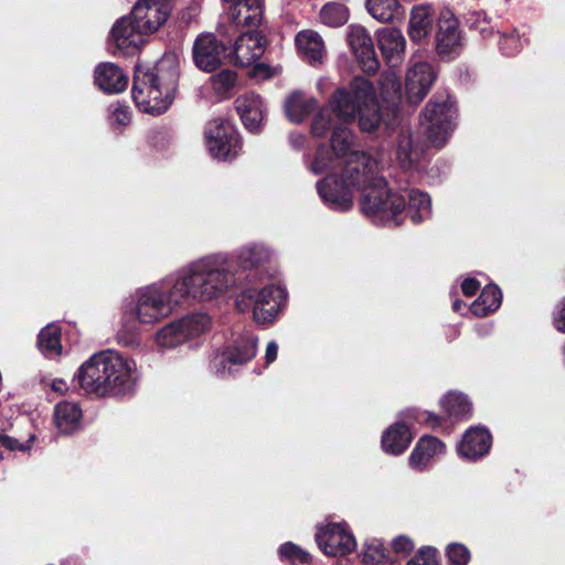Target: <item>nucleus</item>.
<instances>
[{
    "label": "nucleus",
    "mask_w": 565,
    "mask_h": 565,
    "mask_svg": "<svg viewBox=\"0 0 565 565\" xmlns=\"http://www.w3.org/2000/svg\"><path fill=\"white\" fill-rule=\"evenodd\" d=\"M463 301L460 300V299H456L452 303V309L454 311H459L461 309V307L463 306Z\"/></svg>",
    "instance_id": "52"
},
{
    "label": "nucleus",
    "mask_w": 565,
    "mask_h": 565,
    "mask_svg": "<svg viewBox=\"0 0 565 565\" xmlns=\"http://www.w3.org/2000/svg\"><path fill=\"white\" fill-rule=\"evenodd\" d=\"M348 42L362 70L366 73H375L379 68V61L375 55L373 40L367 30L360 24L350 25Z\"/></svg>",
    "instance_id": "14"
},
{
    "label": "nucleus",
    "mask_w": 565,
    "mask_h": 565,
    "mask_svg": "<svg viewBox=\"0 0 565 565\" xmlns=\"http://www.w3.org/2000/svg\"><path fill=\"white\" fill-rule=\"evenodd\" d=\"M278 345L275 341H270L266 347L265 360L266 364L273 363L277 359Z\"/></svg>",
    "instance_id": "49"
},
{
    "label": "nucleus",
    "mask_w": 565,
    "mask_h": 565,
    "mask_svg": "<svg viewBox=\"0 0 565 565\" xmlns=\"http://www.w3.org/2000/svg\"><path fill=\"white\" fill-rule=\"evenodd\" d=\"M390 551L381 543H372L366 546L363 553L362 562L366 565L382 562L388 558Z\"/></svg>",
    "instance_id": "41"
},
{
    "label": "nucleus",
    "mask_w": 565,
    "mask_h": 565,
    "mask_svg": "<svg viewBox=\"0 0 565 565\" xmlns=\"http://www.w3.org/2000/svg\"><path fill=\"white\" fill-rule=\"evenodd\" d=\"M553 326L558 332L565 333V297H563L556 306Z\"/></svg>",
    "instance_id": "44"
},
{
    "label": "nucleus",
    "mask_w": 565,
    "mask_h": 565,
    "mask_svg": "<svg viewBox=\"0 0 565 565\" xmlns=\"http://www.w3.org/2000/svg\"><path fill=\"white\" fill-rule=\"evenodd\" d=\"M265 47L264 31H246L236 39L228 57L234 65L247 67L262 57Z\"/></svg>",
    "instance_id": "11"
},
{
    "label": "nucleus",
    "mask_w": 565,
    "mask_h": 565,
    "mask_svg": "<svg viewBox=\"0 0 565 565\" xmlns=\"http://www.w3.org/2000/svg\"><path fill=\"white\" fill-rule=\"evenodd\" d=\"M407 565H440L437 548L433 546H422L407 562Z\"/></svg>",
    "instance_id": "39"
},
{
    "label": "nucleus",
    "mask_w": 565,
    "mask_h": 565,
    "mask_svg": "<svg viewBox=\"0 0 565 565\" xmlns=\"http://www.w3.org/2000/svg\"><path fill=\"white\" fill-rule=\"evenodd\" d=\"M96 85L109 94L124 92L128 85V76L114 63H100L95 68Z\"/></svg>",
    "instance_id": "21"
},
{
    "label": "nucleus",
    "mask_w": 565,
    "mask_h": 565,
    "mask_svg": "<svg viewBox=\"0 0 565 565\" xmlns=\"http://www.w3.org/2000/svg\"><path fill=\"white\" fill-rule=\"evenodd\" d=\"M413 440L409 427L402 422L391 425L382 436V448L386 454L402 455Z\"/></svg>",
    "instance_id": "26"
},
{
    "label": "nucleus",
    "mask_w": 565,
    "mask_h": 565,
    "mask_svg": "<svg viewBox=\"0 0 565 565\" xmlns=\"http://www.w3.org/2000/svg\"><path fill=\"white\" fill-rule=\"evenodd\" d=\"M377 44L387 63L396 65L402 61L406 41L401 30L394 28L381 29L377 32Z\"/></svg>",
    "instance_id": "22"
},
{
    "label": "nucleus",
    "mask_w": 565,
    "mask_h": 565,
    "mask_svg": "<svg viewBox=\"0 0 565 565\" xmlns=\"http://www.w3.org/2000/svg\"><path fill=\"white\" fill-rule=\"evenodd\" d=\"M61 565H83L77 556H68L61 562Z\"/></svg>",
    "instance_id": "51"
},
{
    "label": "nucleus",
    "mask_w": 565,
    "mask_h": 565,
    "mask_svg": "<svg viewBox=\"0 0 565 565\" xmlns=\"http://www.w3.org/2000/svg\"><path fill=\"white\" fill-rule=\"evenodd\" d=\"M461 46L458 22L449 12L441 13L436 33V51L438 55L450 58Z\"/></svg>",
    "instance_id": "17"
},
{
    "label": "nucleus",
    "mask_w": 565,
    "mask_h": 565,
    "mask_svg": "<svg viewBox=\"0 0 565 565\" xmlns=\"http://www.w3.org/2000/svg\"><path fill=\"white\" fill-rule=\"evenodd\" d=\"M179 81L175 56H163L152 68L137 66L132 84V98L137 107L159 115L171 105Z\"/></svg>",
    "instance_id": "5"
},
{
    "label": "nucleus",
    "mask_w": 565,
    "mask_h": 565,
    "mask_svg": "<svg viewBox=\"0 0 565 565\" xmlns=\"http://www.w3.org/2000/svg\"><path fill=\"white\" fill-rule=\"evenodd\" d=\"M204 136L207 150L214 158L226 160L238 153L239 139L230 121L223 118L209 121Z\"/></svg>",
    "instance_id": "9"
},
{
    "label": "nucleus",
    "mask_w": 565,
    "mask_h": 565,
    "mask_svg": "<svg viewBox=\"0 0 565 565\" xmlns=\"http://www.w3.org/2000/svg\"><path fill=\"white\" fill-rule=\"evenodd\" d=\"M319 548L328 556H344L356 546L353 534L339 523H330L316 533Z\"/></svg>",
    "instance_id": "10"
},
{
    "label": "nucleus",
    "mask_w": 565,
    "mask_h": 565,
    "mask_svg": "<svg viewBox=\"0 0 565 565\" xmlns=\"http://www.w3.org/2000/svg\"><path fill=\"white\" fill-rule=\"evenodd\" d=\"M355 138L347 125L334 126L331 150L319 148L312 161L315 173L341 169L318 182L321 199L334 211H349L353 198L361 193L360 207L363 214L375 222H397L405 211L406 198L386 186L379 174V161L366 152L354 149Z\"/></svg>",
    "instance_id": "2"
},
{
    "label": "nucleus",
    "mask_w": 565,
    "mask_h": 565,
    "mask_svg": "<svg viewBox=\"0 0 565 565\" xmlns=\"http://www.w3.org/2000/svg\"><path fill=\"white\" fill-rule=\"evenodd\" d=\"M320 20L332 28L341 26L349 20V9L343 3H327L320 10Z\"/></svg>",
    "instance_id": "35"
},
{
    "label": "nucleus",
    "mask_w": 565,
    "mask_h": 565,
    "mask_svg": "<svg viewBox=\"0 0 565 565\" xmlns=\"http://www.w3.org/2000/svg\"><path fill=\"white\" fill-rule=\"evenodd\" d=\"M75 380L87 394L99 397L125 395L135 384L128 361L111 350L93 354L81 365Z\"/></svg>",
    "instance_id": "4"
},
{
    "label": "nucleus",
    "mask_w": 565,
    "mask_h": 565,
    "mask_svg": "<svg viewBox=\"0 0 565 565\" xmlns=\"http://www.w3.org/2000/svg\"><path fill=\"white\" fill-rule=\"evenodd\" d=\"M295 41L299 53L309 63H320L322 61L326 53L324 43L316 31H300Z\"/></svg>",
    "instance_id": "29"
},
{
    "label": "nucleus",
    "mask_w": 565,
    "mask_h": 565,
    "mask_svg": "<svg viewBox=\"0 0 565 565\" xmlns=\"http://www.w3.org/2000/svg\"><path fill=\"white\" fill-rule=\"evenodd\" d=\"M448 565H467L471 554L469 548L461 543H450L446 547Z\"/></svg>",
    "instance_id": "38"
},
{
    "label": "nucleus",
    "mask_w": 565,
    "mask_h": 565,
    "mask_svg": "<svg viewBox=\"0 0 565 565\" xmlns=\"http://www.w3.org/2000/svg\"><path fill=\"white\" fill-rule=\"evenodd\" d=\"M209 324L207 315H188L161 328L156 334V342L163 348H175L205 332Z\"/></svg>",
    "instance_id": "8"
},
{
    "label": "nucleus",
    "mask_w": 565,
    "mask_h": 565,
    "mask_svg": "<svg viewBox=\"0 0 565 565\" xmlns=\"http://www.w3.org/2000/svg\"><path fill=\"white\" fill-rule=\"evenodd\" d=\"M492 446V435L484 427H470L466 430L457 447L458 455L468 460H478L487 456Z\"/></svg>",
    "instance_id": "18"
},
{
    "label": "nucleus",
    "mask_w": 565,
    "mask_h": 565,
    "mask_svg": "<svg viewBox=\"0 0 565 565\" xmlns=\"http://www.w3.org/2000/svg\"><path fill=\"white\" fill-rule=\"evenodd\" d=\"M329 106L320 109L313 117L311 130L317 137L324 136L331 127L353 121L356 116L364 131L375 130L382 121L374 87L363 77H355L348 90H337Z\"/></svg>",
    "instance_id": "3"
},
{
    "label": "nucleus",
    "mask_w": 565,
    "mask_h": 565,
    "mask_svg": "<svg viewBox=\"0 0 565 565\" xmlns=\"http://www.w3.org/2000/svg\"><path fill=\"white\" fill-rule=\"evenodd\" d=\"M500 47L504 54L510 55V54H513V53L520 51L521 41H520L519 36L512 34V35L503 38V40L500 43Z\"/></svg>",
    "instance_id": "45"
},
{
    "label": "nucleus",
    "mask_w": 565,
    "mask_h": 565,
    "mask_svg": "<svg viewBox=\"0 0 565 565\" xmlns=\"http://www.w3.org/2000/svg\"><path fill=\"white\" fill-rule=\"evenodd\" d=\"M365 7L372 18L381 23H387L398 13L399 3L397 0H365Z\"/></svg>",
    "instance_id": "34"
},
{
    "label": "nucleus",
    "mask_w": 565,
    "mask_h": 565,
    "mask_svg": "<svg viewBox=\"0 0 565 565\" xmlns=\"http://www.w3.org/2000/svg\"><path fill=\"white\" fill-rule=\"evenodd\" d=\"M142 32L132 15L119 19L111 29V39L116 46L126 53H135L143 42Z\"/></svg>",
    "instance_id": "20"
},
{
    "label": "nucleus",
    "mask_w": 565,
    "mask_h": 565,
    "mask_svg": "<svg viewBox=\"0 0 565 565\" xmlns=\"http://www.w3.org/2000/svg\"><path fill=\"white\" fill-rule=\"evenodd\" d=\"M445 451V444L435 436L425 435L416 443L409 456V466L416 470H423L429 460Z\"/></svg>",
    "instance_id": "25"
},
{
    "label": "nucleus",
    "mask_w": 565,
    "mask_h": 565,
    "mask_svg": "<svg viewBox=\"0 0 565 565\" xmlns=\"http://www.w3.org/2000/svg\"><path fill=\"white\" fill-rule=\"evenodd\" d=\"M436 74L427 62H413L405 78L406 97L411 103L422 102L428 94Z\"/></svg>",
    "instance_id": "15"
},
{
    "label": "nucleus",
    "mask_w": 565,
    "mask_h": 565,
    "mask_svg": "<svg viewBox=\"0 0 565 565\" xmlns=\"http://www.w3.org/2000/svg\"><path fill=\"white\" fill-rule=\"evenodd\" d=\"M170 4L164 0H139L131 12L135 22L146 34L157 32L170 15Z\"/></svg>",
    "instance_id": "13"
},
{
    "label": "nucleus",
    "mask_w": 565,
    "mask_h": 565,
    "mask_svg": "<svg viewBox=\"0 0 565 565\" xmlns=\"http://www.w3.org/2000/svg\"><path fill=\"white\" fill-rule=\"evenodd\" d=\"M424 146L409 131H402L397 138L396 160L403 169L414 168L420 160Z\"/></svg>",
    "instance_id": "27"
},
{
    "label": "nucleus",
    "mask_w": 565,
    "mask_h": 565,
    "mask_svg": "<svg viewBox=\"0 0 565 565\" xmlns=\"http://www.w3.org/2000/svg\"><path fill=\"white\" fill-rule=\"evenodd\" d=\"M224 43L213 33L200 34L193 43V61L204 72H213L221 66L226 56Z\"/></svg>",
    "instance_id": "12"
},
{
    "label": "nucleus",
    "mask_w": 565,
    "mask_h": 565,
    "mask_svg": "<svg viewBox=\"0 0 565 565\" xmlns=\"http://www.w3.org/2000/svg\"><path fill=\"white\" fill-rule=\"evenodd\" d=\"M111 121L114 124L125 126L130 121V114L127 107L124 106H117L110 117Z\"/></svg>",
    "instance_id": "46"
},
{
    "label": "nucleus",
    "mask_w": 565,
    "mask_h": 565,
    "mask_svg": "<svg viewBox=\"0 0 565 565\" xmlns=\"http://www.w3.org/2000/svg\"><path fill=\"white\" fill-rule=\"evenodd\" d=\"M445 415L419 409H408L407 417L430 426L433 429L441 427L448 419L467 420L471 417L472 405L468 397L461 393H448L439 402Z\"/></svg>",
    "instance_id": "7"
},
{
    "label": "nucleus",
    "mask_w": 565,
    "mask_h": 565,
    "mask_svg": "<svg viewBox=\"0 0 565 565\" xmlns=\"http://www.w3.org/2000/svg\"><path fill=\"white\" fill-rule=\"evenodd\" d=\"M316 105L313 97L297 90L287 97L285 113L290 121L299 124L316 108Z\"/></svg>",
    "instance_id": "31"
},
{
    "label": "nucleus",
    "mask_w": 565,
    "mask_h": 565,
    "mask_svg": "<svg viewBox=\"0 0 565 565\" xmlns=\"http://www.w3.org/2000/svg\"><path fill=\"white\" fill-rule=\"evenodd\" d=\"M407 214L413 223H420L430 216L431 202L427 193L413 189L407 192Z\"/></svg>",
    "instance_id": "32"
},
{
    "label": "nucleus",
    "mask_w": 565,
    "mask_h": 565,
    "mask_svg": "<svg viewBox=\"0 0 565 565\" xmlns=\"http://www.w3.org/2000/svg\"><path fill=\"white\" fill-rule=\"evenodd\" d=\"M383 98L394 103L401 97V85L395 73H388L382 83Z\"/></svg>",
    "instance_id": "40"
},
{
    "label": "nucleus",
    "mask_w": 565,
    "mask_h": 565,
    "mask_svg": "<svg viewBox=\"0 0 565 565\" xmlns=\"http://www.w3.org/2000/svg\"><path fill=\"white\" fill-rule=\"evenodd\" d=\"M433 26V10L428 4L412 9L408 22V36L413 42H422L428 36Z\"/></svg>",
    "instance_id": "28"
},
{
    "label": "nucleus",
    "mask_w": 565,
    "mask_h": 565,
    "mask_svg": "<svg viewBox=\"0 0 565 565\" xmlns=\"http://www.w3.org/2000/svg\"><path fill=\"white\" fill-rule=\"evenodd\" d=\"M267 249H241L235 265L205 268L196 265L166 281L162 290L149 288L138 299L137 319L153 323L167 317L173 306H190L195 300H211L241 287L235 305L241 312L252 311L257 323H271L287 301V291L277 285H255L271 277Z\"/></svg>",
    "instance_id": "1"
},
{
    "label": "nucleus",
    "mask_w": 565,
    "mask_h": 565,
    "mask_svg": "<svg viewBox=\"0 0 565 565\" xmlns=\"http://www.w3.org/2000/svg\"><path fill=\"white\" fill-rule=\"evenodd\" d=\"M254 72L256 76L262 78H268L277 74V70H271L268 65L263 63L257 64L254 68Z\"/></svg>",
    "instance_id": "48"
},
{
    "label": "nucleus",
    "mask_w": 565,
    "mask_h": 565,
    "mask_svg": "<svg viewBox=\"0 0 565 565\" xmlns=\"http://www.w3.org/2000/svg\"><path fill=\"white\" fill-rule=\"evenodd\" d=\"M392 548L397 555H408L414 550V542L406 535H398L392 541Z\"/></svg>",
    "instance_id": "43"
},
{
    "label": "nucleus",
    "mask_w": 565,
    "mask_h": 565,
    "mask_svg": "<svg viewBox=\"0 0 565 565\" xmlns=\"http://www.w3.org/2000/svg\"><path fill=\"white\" fill-rule=\"evenodd\" d=\"M480 288V282L478 279L468 277L463 279L461 282V291L466 297L475 296Z\"/></svg>",
    "instance_id": "47"
},
{
    "label": "nucleus",
    "mask_w": 565,
    "mask_h": 565,
    "mask_svg": "<svg viewBox=\"0 0 565 565\" xmlns=\"http://www.w3.org/2000/svg\"><path fill=\"white\" fill-rule=\"evenodd\" d=\"M34 440V436H30V438L25 441H20L13 436L7 434H0V445L11 451H25L31 448L32 443Z\"/></svg>",
    "instance_id": "42"
},
{
    "label": "nucleus",
    "mask_w": 565,
    "mask_h": 565,
    "mask_svg": "<svg viewBox=\"0 0 565 565\" xmlns=\"http://www.w3.org/2000/svg\"><path fill=\"white\" fill-rule=\"evenodd\" d=\"M279 556L282 562H288L290 565L310 564L312 562L311 555L292 542L280 545Z\"/></svg>",
    "instance_id": "37"
},
{
    "label": "nucleus",
    "mask_w": 565,
    "mask_h": 565,
    "mask_svg": "<svg viewBox=\"0 0 565 565\" xmlns=\"http://www.w3.org/2000/svg\"><path fill=\"white\" fill-rule=\"evenodd\" d=\"M257 353V339L241 335L225 345L221 353L220 365L231 371L233 365H244L252 361Z\"/></svg>",
    "instance_id": "19"
},
{
    "label": "nucleus",
    "mask_w": 565,
    "mask_h": 565,
    "mask_svg": "<svg viewBox=\"0 0 565 565\" xmlns=\"http://www.w3.org/2000/svg\"><path fill=\"white\" fill-rule=\"evenodd\" d=\"M502 302V291L494 284H488L478 298L471 303L470 311L476 317H486L499 309Z\"/></svg>",
    "instance_id": "30"
},
{
    "label": "nucleus",
    "mask_w": 565,
    "mask_h": 565,
    "mask_svg": "<svg viewBox=\"0 0 565 565\" xmlns=\"http://www.w3.org/2000/svg\"><path fill=\"white\" fill-rule=\"evenodd\" d=\"M52 391L63 394L68 390L66 382L63 379H54L51 385Z\"/></svg>",
    "instance_id": "50"
},
{
    "label": "nucleus",
    "mask_w": 565,
    "mask_h": 565,
    "mask_svg": "<svg viewBox=\"0 0 565 565\" xmlns=\"http://www.w3.org/2000/svg\"><path fill=\"white\" fill-rule=\"evenodd\" d=\"M83 412L78 403L62 401L55 405L54 423L61 434L72 435L83 428Z\"/></svg>",
    "instance_id": "23"
},
{
    "label": "nucleus",
    "mask_w": 565,
    "mask_h": 565,
    "mask_svg": "<svg viewBox=\"0 0 565 565\" xmlns=\"http://www.w3.org/2000/svg\"><path fill=\"white\" fill-rule=\"evenodd\" d=\"M228 19L236 26L248 31H263L264 0L228 2Z\"/></svg>",
    "instance_id": "16"
},
{
    "label": "nucleus",
    "mask_w": 565,
    "mask_h": 565,
    "mask_svg": "<svg viewBox=\"0 0 565 565\" xmlns=\"http://www.w3.org/2000/svg\"><path fill=\"white\" fill-rule=\"evenodd\" d=\"M38 348L46 358L60 355L62 352L61 328L47 324L38 334Z\"/></svg>",
    "instance_id": "33"
},
{
    "label": "nucleus",
    "mask_w": 565,
    "mask_h": 565,
    "mask_svg": "<svg viewBox=\"0 0 565 565\" xmlns=\"http://www.w3.org/2000/svg\"><path fill=\"white\" fill-rule=\"evenodd\" d=\"M213 90L222 98H227L237 84V74L231 70H223L211 77Z\"/></svg>",
    "instance_id": "36"
},
{
    "label": "nucleus",
    "mask_w": 565,
    "mask_h": 565,
    "mask_svg": "<svg viewBox=\"0 0 565 565\" xmlns=\"http://www.w3.org/2000/svg\"><path fill=\"white\" fill-rule=\"evenodd\" d=\"M456 110L448 102L426 104L420 116V129L427 141L441 147L447 141L454 128Z\"/></svg>",
    "instance_id": "6"
},
{
    "label": "nucleus",
    "mask_w": 565,
    "mask_h": 565,
    "mask_svg": "<svg viewBox=\"0 0 565 565\" xmlns=\"http://www.w3.org/2000/svg\"><path fill=\"white\" fill-rule=\"evenodd\" d=\"M235 105L244 125L252 131L257 130L265 116L260 97L254 93L245 94L236 98Z\"/></svg>",
    "instance_id": "24"
}]
</instances>
